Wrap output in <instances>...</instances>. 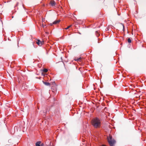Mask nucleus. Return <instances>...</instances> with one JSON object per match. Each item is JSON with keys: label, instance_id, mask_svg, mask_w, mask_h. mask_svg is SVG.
<instances>
[{"label": "nucleus", "instance_id": "obj_6", "mask_svg": "<svg viewBox=\"0 0 146 146\" xmlns=\"http://www.w3.org/2000/svg\"><path fill=\"white\" fill-rule=\"evenodd\" d=\"M43 84L46 86H50V84L49 83L46 82H45L44 81H42Z\"/></svg>", "mask_w": 146, "mask_h": 146}, {"label": "nucleus", "instance_id": "obj_9", "mask_svg": "<svg viewBox=\"0 0 146 146\" xmlns=\"http://www.w3.org/2000/svg\"><path fill=\"white\" fill-rule=\"evenodd\" d=\"M40 40H37L36 41V43L38 46H40Z\"/></svg>", "mask_w": 146, "mask_h": 146}, {"label": "nucleus", "instance_id": "obj_10", "mask_svg": "<svg viewBox=\"0 0 146 146\" xmlns=\"http://www.w3.org/2000/svg\"><path fill=\"white\" fill-rule=\"evenodd\" d=\"M48 70L46 68L44 69L43 70V72H47Z\"/></svg>", "mask_w": 146, "mask_h": 146}, {"label": "nucleus", "instance_id": "obj_2", "mask_svg": "<svg viewBox=\"0 0 146 146\" xmlns=\"http://www.w3.org/2000/svg\"><path fill=\"white\" fill-rule=\"evenodd\" d=\"M108 142L111 146H113L115 142V141L113 139H112V137L110 135L107 137Z\"/></svg>", "mask_w": 146, "mask_h": 146}, {"label": "nucleus", "instance_id": "obj_4", "mask_svg": "<svg viewBox=\"0 0 146 146\" xmlns=\"http://www.w3.org/2000/svg\"><path fill=\"white\" fill-rule=\"evenodd\" d=\"M47 112V111L46 110H45V111H41L40 112V113L41 115H43L44 116H45L46 114V113Z\"/></svg>", "mask_w": 146, "mask_h": 146}, {"label": "nucleus", "instance_id": "obj_3", "mask_svg": "<svg viewBox=\"0 0 146 146\" xmlns=\"http://www.w3.org/2000/svg\"><path fill=\"white\" fill-rule=\"evenodd\" d=\"M60 21L58 20H56L55 21H54V22H53L52 23H51L50 24V25L52 26L53 24H56L57 23H59Z\"/></svg>", "mask_w": 146, "mask_h": 146}, {"label": "nucleus", "instance_id": "obj_17", "mask_svg": "<svg viewBox=\"0 0 146 146\" xmlns=\"http://www.w3.org/2000/svg\"><path fill=\"white\" fill-rule=\"evenodd\" d=\"M98 33V32L97 31H96V33Z\"/></svg>", "mask_w": 146, "mask_h": 146}, {"label": "nucleus", "instance_id": "obj_12", "mask_svg": "<svg viewBox=\"0 0 146 146\" xmlns=\"http://www.w3.org/2000/svg\"><path fill=\"white\" fill-rule=\"evenodd\" d=\"M127 41L129 43H131V40L130 38H128V39Z\"/></svg>", "mask_w": 146, "mask_h": 146}, {"label": "nucleus", "instance_id": "obj_1", "mask_svg": "<svg viewBox=\"0 0 146 146\" xmlns=\"http://www.w3.org/2000/svg\"><path fill=\"white\" fill-rule=\"evenodd\" d=\"M91 123L92 125L95 128H99L101 126V119L98 117L93 118L92 120Z\"/></svg>", "mask_w": 146, "mask_h": 146}, {"label": "nucleus", "instance_id": "obj_5", "mask_svg": "<svg viewBox=\"0 0 146 146\" xmlns=\"http://www.w3.org/2000/svg\"><path fill=\"white\" fill-rule=\"evenodd\" d=\"M50 4L52 6H54L56 4V3L54 0L51 1L50 2Z\"/></svg>", "mask_w": 146, "mask_h": 146}, {"label": "nucleus", "instance_id": "obj_8", "mask_svg": "<svg viewBox=\"0 0 146 146\" xmlns=\"http://www.w3.org/2000/svg\"><path fill=\"white\" fill-rule=\"evenodd\" d=\"M81 57H80L79 58H75L74 59V60L76 61H80L81 60Z\"/></svg>", "mask_w": 146, "mask_h": 146}, {"label": "nucleus", "instance_id": "obj_14", "mask_svg": "<svg viewBox=\"0 0 146 146\" xmlns=\"http://www.w3.org/2000/svg\"><path fill=\"white\" fill-rule=\"evenodd\" d=\"M40 146H44V144L43 143H40Z\"/></svg>", "mask_w": 146, "mask_h": 146}, {"label": "nucleus", "instance_id": "obj_18", "mask_svg": "<svg viewBox=\"0 0 146 146\" xmlns=\"http://www.w3.org/2000/svg\"><path fill=\"white\" fill-rule=\"evenodd\" d=\"M123 30L124 29V26L123 25Z\"/></svg>", "mask_w": 146, "mask_h": 146}, {"label": "nucleus", "instance_id": "obj_19", "mask_svg": "<svg viewBox=\"0 0 146 146\" xmlns=\"http://www.w3.org/2000/svg\"><path fill=\"white\" fill-rule=\"evenodd\" d=\"M61 59H62V57H61Z\"/></svg>", "mask_w": 146, "mask_h": 146}, {"label": "nucleus", "instance_id": "obj_13", "mask_svg": "<svg viewBox=\"0 0 146 146\" xmlns=\"http://www.w3.org/2000/svg\"><path fill=\"white\" fill-rule=\"evenodd\" d=\"M71 25H70L68 26L67 27H66V28L65 29H68L69 28H70L71 27Z\"/></svg>", "mask_w": 146, "mask_h": 146}, {"label": "nucleus", "instance_id": "obj_11", "mask_svg": "<svg viewBox=\"0 0 146 146\" xmlns=\"http://www.w3.org/2000/svg\"><path fill=\"white\" fill-rule=\"evenodd\" d=\"M40 46L42 45V44H43L44 43V41H41L40 42Z\"/></svg>", "mask_w": 146, "mask_h": 146}, {"label": "nucleus", "instance_id": "obj_15", "mask_svg": "<svg viewBox=\"0 0 146 146\" xmlns=\"http://www.w3.org/2000/svg\"><path fill=\"white\" fill-rule=\"evenodd\" d=\"M45 33L47 35L49 34V33L48 32H46Z\"/></svg>", "mask_w": 146, "mask_h": 146}, {"label": "nucleus", "instance_id": "obj_16", "mask_svg": "<svg viewBox=\"0 0 146 146\" xmlns=\"http://www.w3.org/2000/svg\"><path fill=\"white\" fill-rule=\"evenodd\" d=\"M42 27L43 28H44V25H42Z\"/></svg>", "mask_w": 146, "mask_h": 146}, {"label": "nucleus", "instance_id": "obj_7", "mask_svg": "<svg viewBox=\"0 0 146 146\" xmlns=\"http://www.w3.org/2000/svg\"><path fill=\"white\" fill-rule=\"evenodd\" d=\"M41 143V141H39L37 142L36 143V146H40V144Z\"/></svg>", "mask_w": 146, "mask_h": 146}]
</instances>
